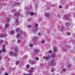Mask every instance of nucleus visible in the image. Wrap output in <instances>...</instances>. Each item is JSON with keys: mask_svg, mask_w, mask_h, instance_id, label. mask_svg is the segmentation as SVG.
Here are the masks:
<instances>
[{"mask_svg": "<svg viewBox=\"0 0 75 75\" xmlns=\"http://www.w3.org/2000/svg\"><path fill=\"white\" fill-rule=\"evenodd\" d=\"M54 60H52L50 63L49 64V66H50V67H52V66H53V64H54Z\"/></svg>", "mask_w": 75, "mask_h": 75, "instance_id": "1", "label": "nucleus"}, {"mask_svg": "<svg viewBox=\"0 0 75 75\" xmlns=\"http://www.w3.org/2000/svg\"><path fill=\"white\" fill-rule=\"evenodd\" d=\"M30 74H31L32 73L34 72V68L33 67H31L30 69Z\"/></svg>", "mask_w": 75, "mask_h": 75, "instance_id": "2", "label": "nucleus"}, {"mask_svg": "<svg viewBox=\"0 0 75 75\" xmlns=\"http://www.w3.org/2000/svg\"><path fill=\"white\" fill-rule=\"evenodd\" d=\"M45 15L47 18H49L50 17V14L49 13H45Z\"/></svg>", "mask_w": 75, "mask_h": 75, "instance_id": "3", "label": "nucleus"}, {"mask_svg": "<svg viewBox=\"0 0 75 75\" xmlns=\"http://www.w3.org/2000/svg\"><path fill=\"white\" fill-rule=\"evenodd\" d=\"M51 56H50L46 57V61H48V60H49V59H51Z\"/></svg>", "mask_w": 75, "mask_h": 75, "instance_id": "4", "label": "nucleus"}, {"mask_svg": "<svg viewBox=\"0 0 75 75\" xmlns=\"http://www.w3.org/2000/svg\"><path fill=\"white\" fill-rule=\"evenodd\" d=\"M3 50H2V51L3 52H5L6 51V49H5V48H6L5 47V45H3Z\"/></svg>", "mask_w": 75, "mask_h": 75, "instance_id": "5", "label": "nucleus"}, {"mask_svg": "<svg viewBox=\"0 0 75 75\" xmlns=\"http://www.w3.org/2000/svg\"><path fill=\"white\" fill-rule=\"evenodd\" d=\"M14 16H20V13L18 12L17 13V14H16V13H14Z\"/></svg>", "mask_w": 75, "mask_h": 75, "instance_id": "6", "label": "nucleus"}, {"mask_svg": "<svg viewBox=\"0 0 75 75\" xmlns=\"http://www.w3.org/2000/svg\"><path fill=\"white\" fill-rule=\"evenodd\" d=\"M70 23L69 22H67L66 23V25L67 27H70Z\"/></svg>", "mask_w": 75, "mask_h": 75, "instance_id": "7", "label": "nucleus"}, {"mask_svg": "<svg viewBox=\"0 0 75 75\" xmlns=\"http://www.w3.org/2000/svg\"><path fill=\"white\" fill-rule=\"evenodd\" d=\"M14 52H13V51H11L10 52V56H14Z\"/></svg>", "mask_w": 75, "mask_h": 75, "instance_id": "8", "label": "nucleus"}, {"mask_svg": "<svg viewBox=\"0 0 75 75\" xmlns=\"http://www.w3.org/2000/svg\"><path fill=\"white\" fill-rule=\"evenodd\" d=\"M34 51L35 53H38L39 52V49H35L34 50Z\"/></svg>", "mask_w": 75, "mask_h": 75, "instance_id": "9", "label": "nucleus"}, {"mask_svg": "<svg viewBox=\"0 0 75 75\" xmlns=\"http://www.w3.org/2000/svg\"><path fill=\"white\" fill-rule=\"evenodd\" d=\"M64 18L65 19L67 20L68 19V17L65 15L64 17Z\"/></svg>", "mask_w": 75, "mask_h": 75, "instance_id": "10", "label": "nucleus"}, {"mask_svg": "<svg viewBox=\"0 0 75 75\" xmlns=\"http://www.w3.org/2000/svg\"><path fill=\"white\" fill-rule=\"evenodd\" d=\"M7 35V34H4L2 35L0 37H1V38H3V37H6Z\"/></svg>", "mask_w": 75, "mask_h": 75, "instance_id": "11", "label": "nucleus"}, {"mask_svg": "<svg viewBox=\"0 0 75 75\" xmlns=\"http://www.w3.org/2000/svg\"><path fill=\"white\" fill-rule=\"evenodd\" d=\"M9 27L8 25L7 24H5V28L4 29H5L6 28H8Z\"/></svg>", "mask_w": 75, "mask_h": 75, "instance_id": "12", "label": "nucleus"}, {"mask_svg": "<svg viewBox=\"0 0 75 75\" xmlns=\"http://www.w3.org/2000/svg\"><path fill=\"white\" fill-rule=\"evenodd\" d=\"M21 36V35L20 34H17L16 35L17 38H19V37H20Z\"/></svg>", "mask_w": 75, "mask_h": 75, "instance_id": "13", "label": "nucleus"}, {"mask_svg": "<svg viewBox=\"0 0 75 75\" xmlns=\"http://www.w3.org/2000/svg\"><path fill=\"white\" fill-rule=\"evenodd\" d=\"M64 29H65V28L64 27H63L60 30L61 31H62V32H63V31H64Z\"/></svg>", "mask_w": 75, "mask_h": 75, "instance_id": "14", "label": "nucleus"}, {"mask_svg": "<svg viewBox=\"0 0 75 75\" xmlns=\"http://www.w3.org/2000/svg\"><path fill=\"white\" fill-rule=\"evenodd\" d=\"M19 31H20V29L19 28H17L16 29V32L17 33H18V32Z\"/></svg>", "mask_w": 75, "mask_h": 75, "instance_id": "15", "label": "nucleus"}, {"mask_svg": "<svg viewBox=\"0 0 75 75\" xmlns=\"http://www.w3.org/2000/svg\"><path fill=\"white\" fill-rule=\"evenodd\" d=\"M19 63V60H18L16 62V65H18Z\"/></svg>", "mask_w": 75, "mask_h": 75, "instance_id": "16", "label": "nucleus"}, {"mask_svg": "<svg viewBox=\"0 0 75 75\" xmlns=\"http://www.w3.org/2000/svg\"><path fill=\"white\" fill-rule=\"evenodd\" d=\"M29 62L30 63V64L33 63V62H34V61H33L31 60H30L29 61Z\"/></svg>", "mask_w": 75, "mask_h": 75, "instance_id": "17", "label": "nucleus"}, {"mask_svg": "<svg viewBox=\"0 0 75 75\" xmlns=\"http://www.w3.org/2000/svg\"><path fill=\"white\" fill-rule=\"evenodd\" d=\"M26 68H27V69H29V68H30V65L27 64L26 65Z\"/></svg>", "mask_w": 75, "mask_h": 75, "instance_id": "18", "label": "nucleus"}, {"mask_svg": "<svg viewBox=\"0 0 75 75\" xmlns=\"http://www.w3.org/2000/svg\"><path fill=\"white\" fill-rule=\"evenodd\" d=\"M15 31L13 30L11 31V34L12 35V34H14Z\"/></svg>", "mask_w": 75, "mask_h": 75, "instance_id": "19", "label": "nucleus"}, {"mask_svg": "<svg viewBox=\"0 0 75 75\" xmlns=\"http://www.w3.org/2000/svg\"><path fill=\"white\" fill-rule=\"evenodd\" d=\"M20 3L17 2L15 4L14 6H19V5H20Z\"/></svg>", "mask_w": 75, "mask_h": 75, "instance_id": "20", "label": "nucleus"}, {"mask_svg": "<svg viewBox=\"0 0 75 75\" xmlns=\"http://www.w3.org/2000/svg\"><path fill=\"white\" fill-rule=\"evenodd\" d=\"M13 56L17 57V53H15L13 55Z\"/></svg>", "mask_w": 75, "mask_h": 75, "instance_id": "21", "label": "nucleus"}, {"mask_svg": "<svg viewBox=\"0 0 75 75\" xmlns=\"http://www.w3.org/2000/svg\"><path fill=\"white\" fill-rule=\"evenodd\" d=\"M21 42V40H18V42H17L18 44H19V43H20Z\"/></svg>", "mask_w": 75, "mask_h": 75, "instance_id": "22", "label": "nucleus"}, {"mask_svg": "<svg viewBox=\"0 0 75 75\" xmlns=\"http://www.w3.org/2000/svg\"><path fill=\"white\" fill-rule=\"evenodd\" d=\"M30 15L31 16H34V13L33 12L30 13Z\"/></svg>", "mask_w": 75, "mask_h": 75, "instance_id": "23", "label": "nucleus"}, {"mask_svg": "<svg viewBox=\"0 0 75 75\" xmlns=\"http://www.w3.org/2000/svg\"><path fill=\"white\" fill-rule=\"evenodd\" d=\"M35 25V28H36V27H37L38 26V24L36 23Z\"/></svg>", "mask_w": 75, "mask_h": 75, "instance_id": "24", "label": "nucleus"}, {"mask_svg": "<svg viewBox=\"0 0 75 75\" xmlns=\"http://www.w3.org/2000/svg\"><path fill=\"white\" fill-rule=\"evenodd\" d=\"M29 46L30 47H32L33 46V44H30L29 45Z\"/></svg>", "mask_w": 75, "mask_h": 75, "instance_id": "25", "label": "nucleus"}, {"mask_svg": "<svg viewBox=\"0 0 75 75\" xmlns=\"http://www.w3.org/2000/svg\"><path fill=\"white\" fill-rule=\"evenodd\" d=\"M48 53H49V54H50L51 53H52V51L51 50H50L49 52H48Z\"/></svg>", "mask_w": 75, "mask_h": 75, "instance_id": "26", "label": "nucleus"}, {"mask_svg": "<svg viewBox=\"0 0 75 75\" xmlns=\"http://www.w3.org/2000/svg\"><path fill=\"white\" fill-rule=\"evenodd\" d=\"M42 44H44L45 43V41L44 40L42 41Z\"/></svg>", "mask_w": 75, "mask_h": 75, "instance_id": "27", "label": "nucleus"}, {"mask_svg": "<svg viewBox=\"0 0 75 75\" xmlns=\"http://www.w3.org/2000/svg\"><path fill=\"white\" fill-rule=\"evenodd\" d=\"M67 35H71V33H67Z\"/></svg>", "mask_w": 75, "mask_h": 75, "instance_id": "28", "label": "nucleus"}, {"mask_svg": "<svg viewBox=\"0 0 75 75\" xmlns=\"http://www.w3.org/2000/svg\"><path fill=\"white\" fill-rule=\"evenodd\" d=\"M3 42V40H0V43L1 44V43H2V42Z\"/></svg>", "mask_w": 75, "mask_h": 75, "instance_id": "29", "label": "nucleus"}, {"mask_svg": "<svg viewBox=\"0 0 75 75\" xmlns=\"http://www.w3.org/2000/svg\"><path fill=\"white\" fill-rule=\"evenodd\" d=\"M71 67V65H68V68H70V67Z\"/></svg>", "mask_w": 75, "mask_h": 75, "instance_id": "30", "label": "nucleus"}, {"mask_svg": "<svg viewBox=\"0 0 75 75\" xmlns=\"http://www.w3.org/2000/svg\"><path fill=\"white\" fill-rule=\"evenodd\" d=\"M18 20H16V23H18Z\"/></svg>", "mask_w": 75, "mask_h": 75, "instance_id": "31", "label": "nucleus"}, {"mask_svg": "<svg viewBox=\"0 0 75 75\" xmlns=\"http://www.w3.org/2000/svg\"><path fill=\"white\" fill-rule=\"evenodd\" d=\"M10 20V18H8L7 19L8 21H9Z\"/></svg>", "mask_w": 75, "mask_h": 75, "instance_id": "32", "label": "nucleus"}, {"mask_svg": "<svg viewBox=\"0 0 75 75\" xmlns=\"http://www.w3.org/2000/svg\"><path fill=\"white\" fill-rule=\"evenodd\" d=\"M15 51V52H18V50H14Z\"/></svg>", "mask_w": 75, "mask_h": 75, "instance_id": "33", "label": "nucleus"}, {"mask_svg": "<svg viewBox=\"0 0 75 75\" xmlns=\"http://www.w3.org/2000/svg\"><path fill=\"white\" fill-rule=\"evenodd\" d=\"M52 58H53L54 57H55V56L54 55H52Z\"/></svg>", "mask_w": 75, "mask_h": 75, "instance_id": "34", "label": "nucleus"}, {"mask_svg": "<svg viewBox=\"0 0 75 75\" xmlns=\"http://www.w3.org/2000/svg\"><path fill=\"white\" fill-rule=\"evenodd\" d=\"M62 50H63L64 51V47H62Z\"/></svg>", "mask_w": 75, "mask_h": 75, "instance_id": "35", "label": "nucleus"}, {"mask_svg": "<svg viewBox=\"0 0 75 75\" xmlns=\"http://www.w3.org/2000/svg\"><path fill=\"white\" fill-rule=\"evenodd\" d=\"M54 70H55V69L53 70H51V72H54Z\"/></svg>", "mask_w": 75, "mask_h": 75, "instance_id": "36", "label": "nucleus"}, {"mask_svg": "<svg viewBox=\"0 0 75 75\" xmlns=\"http://www.w3.org/2000/svg\"><path fill=\"white\" fill-rule=\"evenodd\" d=\"M65 71H66V69H63V71L64 72H65Z\"/></svg>", "mask_w": 75, "mask_h": 75, "instance_id": "37", "label": "nucleus"}, {"mask_svg": "<svg viewBox=\"0 0 75 75\" xmlns=\"http://www.w3.org/2000/svg\"><path fill=\"white\" fill-rule=\"evenodd\" d=\"M28 28H30L31 27V26L28 25Z\"/></svg>", "mask_w": 75, "mask_h": 75, "instance_id": "38", "label": "nucleus"}, {"mask_svg": "<svg viewBox=\"0 0 75 75\" xmlns=\"http://www.w3.org/2000/svg\"><path fill=\"white\" fill-rule=\"evenodd\" d=\"M36 30H38V28H37V27H36Z\"/></svg>", "mask_w": 75, "mask_h": 75, "instance_id": "39", "label": "nucleus"}, {"mask_svg": "<svg viewBox=\"0 0 75 75\" xmlns=\"http://www.w3.org/2000/svg\"><path fill=\"white\" fill-rule=\"evenodd\" d=\"M54 51H56V50L55 49V48H54Z\"/></svg>", "mask_w": 75, "mask_h": 75, "instance_id": "40", "label": "nucleus"}, {"mask_svg": "<svg viewBox=\"0 0 75 75\" xmlns=\"http://www.w3.org/2000/svg\"><path fill=\"white\" fill-rule=\"evenodd\" d=\"M41 35V33H38V35Z\"/></svg>", "mask_w": 75, "mask_h": 75, "instance_id": "41", "label": "nucleus"}, {"mask_svg": "<svg viewBox=\"0 0 75 75\" xmlns=\"http://www.w3.org/2000/svg\"><path fill=\"white\" fill-rule=\"evenodd\" d=\"M36 60H38V59H38V57L36 58Z\"/></svg>", "mask_w": 75, "mask_h": 75, "instance_id": "42", "label": "nucleus"}, {"mask_svg": "<svg viewBox=\"0 0 75 75\" xmlns=\"http://www.w3.org/2000/svg\"><path fill=\"white\" fill-rule=\"evenodd\" d=\"M5 75H8V74H7V73H6L5 74Z\"/></svg>", "mask_w": 75, "mask_h": 75, "instance_id": "43", "label": "nucleus"}, {"mask_svg": "<svg viewBox=\"0 0 75 75\" xmlns=\"http://www.w3.org/2000/svg\"><path fill=\"white\" fill-rule=\"evenodd\" d=\"M2 52H3L2 50H0V53H1Z\"/></svg>", "mask_w": 75, "mask_h": 75, "instance_id": "44", "label": "nucleus"}, {"mask_svg": "<svg viewBox=\"0 0 75 75\" xmlns=\"http://www.w3.org/2000/svg\"><path fill=\"white\" fill-rule=\"evenodd\" d=\"M64 51H67V49H65V50H64Z\"/></svg>", "mask_w": 75, "mask_h": 75, "instance_id": "45", "label": "nucleus"}, {"mask_svg": "<svg viewBox=\"0 0 75 75\" xmlns=\"http://www.w3.org/2000/svg\"><path fill=\"white\" fill-rule=\"evenodd\" d=\"M36 30H36H36L35 29H34L33 30V31H36Z\"/></svg>", "mask_w": 75, "mask_h": 75, "instance_id": "46", "label": "nucleus"}, {"mask_svg": "<svg viewBox=\"0 0 75 75\" xmlns=\"http://www.w3.org/2000/svg\"><path fill=\"white\" fill-rule=\"evenodd\" d=\"M1 56H0V60H1Z\"/></svg>", "mask_w": 75, "mask_h": 75, "instance_id": "47", "label": "nucleus"}, {"mask_svg": "<svg viewBox=\"0 0 75 75\" xmlns=\"http://www.w3.org/2000/svg\"><path fill=\"white\" fill-rule=\"evenodd\" d=\"M45 57H43V59H45Z\"/></svg>", "mask_w": 75, "mask_h": 75, "instance_id": "48", "label": "nucleus"}, {"mask_svg": "<svg viewBox=\"0 0 75 75\" xmlns=\"http://www.w3.org/2000/svg\"><path fill=\"white\" fill-rule=\"evenodd\" d=\"M31 64L32 65H33V64H34V63H32Z\"/></svg>", "mask_w": 75, "mask_h": 75, "instance_id": "49", "label": "nucleus"}, {"mask_svg": "<svg viewBox=\"0 0 75 75\" xmlns=\"http://www.w3.org/2000/svg\"><path fill=\"white\" fill-rule=\"evenodd\" d=\"M15 10H12V11H13H13H14Z\"/></svg>", "mask_w": 75, "mask_h": 75, "instance_id": "50", "label": "nucleus"}, {"mask_svg": "<svg viewBox=\"0 0 75 75\" xmlns=\"http://www.w3.org/2000/svg\"><path fill=\"white\" fill-rule=\"evenodd\" d=\"M60 8H62V7H61V6H60Z\"/></svg>", "mask_w": 75, "mask_h": 75, "instance_id": "51", "label": "nucleus"}, {"mask_svg": "<svg viewBox=\"0 0 75 75\" xmlns=\"http://www.w3.org/2000/svg\"><path fill=\"white\" fill-rule=\"evenodd\" d=\"M30 21V19H29V21Z\"/></svg>", "mask_w": 75, "mask_h": 75, "instance_id": "52", "label": "nucleus"}, {"mask_svg": "<svg viewBox=\"0 0 75 75\" xmlns=\"http://www.w3.org/2000/svg\"><path fill=\"white\" fill-rule=\"evenodd\" d=\"M66 47H67V45H66Z\"/></svg>", "mask_w": 75, "mask_h": 75, "instance_id": "53", "label": "nucleus"}, {"mask_svg": "<svg viewBox=\"0 0 75 75\" xmlns=\"http://www.w3.org/2000/svg\"><path fill=\"white\" fill-rule=\"evenodd\" d=\"M32 41H34V40L33 39L32 40Z\"/></svg>", "mask_w": 75, "mask_h": 75, "instance_id": "54", "label": "nucleus"}, {"mask_svg": "<svg viewBox=\"0 0 75 75\" xmlns=\"http://www.w3.org/2000/svg\"><path fill=\"white\" fill-rule=\"evenodd\" d=\"M18 25H19V24H17Z\"/></svg>", "mask_w": 75, "mask_h": 75, "instance_id": "55", "label": "nucleus"}, {"mask_svg": "<svg viewBox=\"0 0 75 75\" xmlns=\"http://www.w3.org/2000/svg\"><path fill=\"white\" fill-rule=\"evenodd\" d=\"M49 33H50V32H49Z\"/></svg>", "mask_w": 75, "mask_h": 75, "instance_id": "56", "label": "nucleus"}]
</instances>
